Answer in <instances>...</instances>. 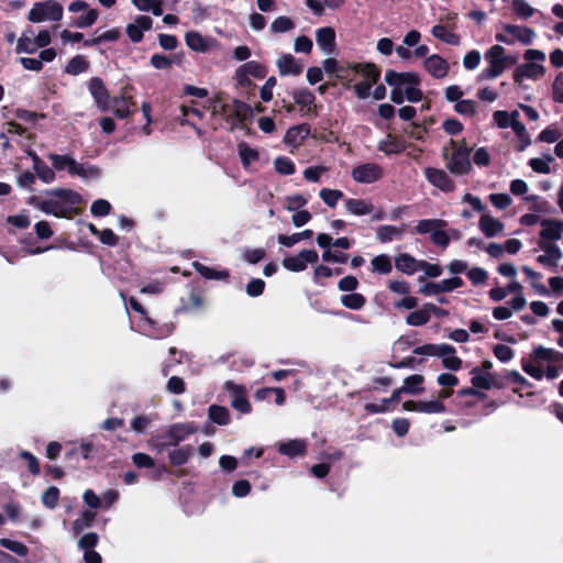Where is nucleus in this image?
Here are the masks:
<instances>
[{
	"label": "nucleus",
	"mask_w": 563,
	"mask_h": 563,
	"mask_svg": "<svg viewBox=\"0 0 563 563\" xmlns=\"http://www.w3.org/2000/svg\"><path fill=\"white\" fill-rule=\"evenodd\" d=\"M48 158L57 170L67 169L69 174H71V170L76 163V161L68 155L51 154Z\"/></svg>",
	"instance_id": "nucleus-46"
},
{
	"label": "nucleus",
	"mask_w": 563,
	"mask_h": 563,
	"mask_svg": "<svg viewBox=\"0 0 563 563\" xmlns=\"http://www.w3.org/2000/svg\"><path fill=\"white\" fill-rule=\"evenodd\" d=\"M372 272L387 275L393 269V262L389 255L379 254L372 258L371 261Z\"/></svg>",
	"instance_id": "nucleus-35"
},
{
	"label": "nucleus",
	"mask_w": 563,
	"mask_h": 563,
	"mask_svg": "<svg viewBox=\"0 0 563 563\" xmlns=\"http://www.w3.org/2000/svg\"><path fill=\"white\" fill-rule=\"evenodd\" d=\"M402 409L405 411L424 415H441L446 410L444 402L435 398V396L423 400H407L402 404Z\"/></svg>",
	"instance_id": "nucleus-9"
},
{
	"label": "nucleus",
	"mask_w": 563,
	"mask_h": 563,
	"mask_svg": "<svg viewBox=\"0 0 563 563\" xmlns=\"http://www.w3.org/2000/svg\"><path fill=\"white\" fill-rule=\"evenodd\" d=\"M309 129L305 125L290 128L285 135V142L292 145H298L307 135Z\"/></svg>",
	"instance_id": "nucleus-45"
},
{
	"label": "nucleus",
	"mask_w": 563,
	"mask_h": 563,
	"mask_svg": "<svg viewBox=\"0 0 563 563\" xmlns=\"http://www.w3.org/2000/svg\"><path fill=\"white\" fill-rule=\"evenodd\" d=\"M239 156L244 167L250 166L252 163L258 159V153L256 150L250 147L246 143H240L238 145Z\"/></svg>",
	"instance_id": "nucleus-47"
},
{
	"label": "nucleus",
	"mask_w": 563,
	"mask_h": 563,
	"mask_svg": "<svg viewBox=\"0 0 563 563\" xmlns=\"http://www.w3.org/2000/svg\"><path fill=\"white\" fill-rule=\"evenodd\" d=\"M321 200L330 208H334L343 198V192L338 189L322 188L319 191Z\"/></svg>",
	"instance_id": "nucleus-48"
},
{
	"label": "nucleus",
	"mask_w": 563,
	"mask_h": 563,
	"mask_svg": "<svg viewBox=\"0 0 563 563\" xmlns=\"http://www.w3.org/2000/svg\"><path fill=\"white\" fill-rule=\"evenodd\" d=\"M454 110L462 115L473 117L476 113V103L473 100L463 99L455 103Z\"/></svg>",
	"instance_id": "nucleus-59"
},
{
	"label": "nucleus",
	"mask_w": 563,
	"mask_h": 563,
	"mask_svg": "<svg viewBox=\"0 0 563 563\" xmlns=\"http://www.w3.org/2000/svg\"><path fill=\"white\" fill-rule=\"evenodd\" d=\"M522 272L527 275V277L531 280V286L539 291L541 295H547V288L541 285L539 282L542 278V275L538 272H534L529 266H523Z\"/></svg>",
	"instance_id": "nucleus-56"
},
{
	"label": "nucleus",
	"mask_w": 563,
	"mask_h": 563,
	"mask_svg": "<svg viewBox=\"0 0 563 563\" xmlns=\"http://www.w3.org/2000/svg\"><path fill=\"white\" fill-rule=\"evenodd\" d=\"M383 176V169L375 163H365L352 169V177L356 183L371 184Z\"/></svg>",
	"instance_id": "nucleus-11"
},
{
	"label": "nucleus",
	"mask_w": 563,
	"mask_h": 563,
	"mask_svg": "<svg viewBox=\"0 0 563 563\" xmlns=\"http://www.w3.org/2000/svg\"><path fill=\"white\" fill-rule=\"evenodd\" d=\"M307 202L308 201L303 196L296 194L285 198L284 207L286 210L295 212L305 207Z\"/></svg>",
	"instance_id": "nucleus-53"
},
{
	"label": "nucleus",
	"mask_w": 563,
	"mask_h": 563,
	"mask_svg": "<svg viewBox=\"0 0 563 563\" xmlns=\"http://www.w3.org/2000/svg\"><path fill=\"white\" fill-rule=\"evenodd\" d=\"M438 307L432 303H427L420 309L410 312L406 317V323L411 327H421L429 322L432 312H437Z\"/></svg>",
	"instance_id": "nucleus-21"
},
{
	"label": "nucleus",
	"mask_w": 563,
	"mask_h": 563,
	"mask_svg": "<svg viewBox=\"0 0 563 563\" xmlns=\"http://www.w3.org/2000/svg\"><path fill=\"white\" fill-rule=\"evenodd\" d=\"M446 222L441 219H424L417 222L415 232L418 234H433L439 228H445Z\"/></svg>",
	"instance_id": "nucleus-34"
},
{
	"label": "nucleus",
	"mask_w": 563,
	"mask_h": 563,
	"mask_svg": "<svg viewBox=\"0 0 563 563\" xmlns=\"http://www.w3.org/2000/svg\"><path fill=\"white\" fill-rule=\"evenodd\" d=\"M522 369L530 375L531 377L540 380L544 377L543 365L532 362H525L522 364Z\"/></svg>",
	"instance_id": "nucleus-61"
},
{
	"label": "nucleus",
	"mask_w": 563,
	"mask_h": 563,
	"mask_svg": "<svg viewBox=\"0 0 563 563\" xmlns=\"http://www.w3.org/2000/svg\"><path fill=\"white\" fill-rule=\"evenodd\" d=\"M316 42L320 51L330 55L335 49V32L331 26H323L316 31Z\"/></svg>",
	"instance_id": "nucleus-17"
},
{
	"label": "nucleus",
	"mask_w": 563,
	"mask_h": 563,
	"mask_svg": "<svg viewBox=\"0 0 563 563\" xmlns=\"http://www.w3.org/2000/svg\"><path fill=\"white\" fill-rule=\"evenodd\" d=\"M71 175L79 176L84 179H97L100 177L101 172L97 166L76 162Z\"/></svg>",
	"instance_id": "nucleus-36"
},
{
	"label": "nucleus",
	"mask_w": 563,
	"mask_h": 563,
	"mask_svg": "<svg viewBox=\"0 0 563 563\" xmlns=\"http://www.w3.org/2000/svg\"><path fill=\"white\" fill-rule=\"evenodd\" d=\"M111 210V205L108 200L98 199L92 202L90 211L96 217H103L109 214Z\"/></svg>",
	"instance_id": "nucleus-64"
},
{
	"label": "nucleus",
	"mask_w": 563,
	"mask_h": 563,
	"mask_svg": "<svg viewBox=\"0 0 563 563\" xmlns=\"http://www.w3.org/2000/svg\"><path fill=\"white\" fill-rule=\"evenodd\" d=\"M511 3L515 13L523 20L529 19L534 13V9L526 0H512Z\"/></svg>",
	"instance_id": "nucleus-50"
},
{
	"label": "nucleus",
	"mask_w": 563,
	"mask_h": 563,
	"mask_svg": "<svg viewBox=\"0 0 563 563\" xmlns=\"http://www.w3.org/2000/svg\"><path fill=\"white\" fill-rule=\"evenodd\" d=\"M89 68V62L85 56L76 55L66 65L65 71L71 76H77L86 73Z\"/></svg>",
	"instance_id": "nucleus-37"
},
{
	"label": "nucleus",
	"mask_w": 563,
	"mask_h": 563,
	"mask_svg": "<svg viewBox=\"0 0 563 563\" xmlns=\"http://www.w3.org/2000/svg\"><path fill=\"white\" fill-rule=\"evenodd\" d=\"M59 498V490L55 486L48 487L41 497V500L48 509H54L57 506Z\"/></svg>",
	"instance_id": "nucleus-52"
},
{
	"label": "nucleus",
	"mask_w": 563,
	"mask_h": 563,
	"mask_svg": "<svg viewBox=\"0 0 563 563\" xmlns=\"http://www.w3.org/2000/svg\"><path fill=\"white\" fill-rule=\"evenodd\" d=\"M423 67L432 77L438 79L446 77L450 70L449 63L437 54L427 57Z\"/></svg>",
	"instance_id": "nucleus-15"
},
{
	"label": "nucleus",
	"mask_w": 563,
	"mask_h": 563,
	"mask_svg": "<svg viewBox=\"0 0 563 563\" xmlns=\"http://www.w3.org/2000/svg\"><path fill=\"white\" fill-rule=\"evenodd\" d=\"M98 16L99 13L97 10L87 9V12L77 19L76 26L81 29L89 27L97 21Z\"/></svg>",
	"instance_id": "nucleus-60"
},
{
	"label": "nucleus",
	"mask_w": 563,
	"mask_h": 563,
	"mask_svg": "<svg viewBox=\"0 0 563 563\" xmlns=\"http://www.w3.org/2000/svg\"><path fill=\"white\" fill-rule=\"evenodd\" d=\"M191 453L192 450L189 445L177 448L169 452V461L175 466L184 465L189 460Z\"/></svg>",
	"instance_id": "nucleus-44"
},
{
	"label": "nucleus",
	"mask_w": 563,
	"mask_h": 563,
	"mask_svg": "<svg viewBox=\"0 0 563 563\" xmlns=\"http://www.w3.org/2000/svg\"><path fill=\"white\" fill-rule=\"evenodd\" d=\"M208 416L211 421L220 426H225L230 421V413L225 407L212 405L209 407Z\"/></svg>",
	"instance_id": "nucleus-43"
},
{
	"label": "nucleus",
	"mask_w": 563,
	"mask_h": 563,
	"mask_svg": "<svg viewBox=\"0 0 563 563\" xmlns=\"http://www.w3.org/2000/svg\"><path fill=\"white\" fill-rule=\"evenodd\" d=\"M34 168L37 176L46 184L52 183L55 179V174L52 168L42 163V161L33 155Z\"/></svg>",
	"instance_id": "nucleus-49"
},
{
	"label": "nucleus",
	"mask_w": 563,
	"mask_h": 563,
	"mask_svg": "<svg viewBox=\"0 0 563 563\" xmlns=\"http://www.w3.org/2000/svg\"><path fill=\"white\" fill-rule=\"evenodd\" d=\"M279 74L283 76H298L302 71V66L290 54H284L277 59Z\"/></svg>",
	"instance_id": "nucleus-24"
},
{
	"label": "nucleus",
	"mask_w": 563,
	"mask_h": 563,
	"mask_svg": "<svg viewBox=\"0 0 563 563\" xmlns=\"http://www.w3.org/2000/svg\"><path fill=\"white\" fill-rule=\"evenodd\" d=\"M493 118L499 128L505 129L511 126L514 122V111L511 113L501 110L495 111Z\"/></svg>",
	"instance_id": "nucleus-63"
},
{
	"label": "nucleus",
	"mask_w": 563,
	"mask_h": 563,
	"mask_svg": "<svg viewBox=\"0 0 563 563\" xmlns=\"http://www.w3.org/2000/svg\"><path fill=\"white\" fill-rule=\"evenodd\" d=\"M405 148V143L391 134L386 135V137L378 143V150L387 155L401 153Z\"/></svg>",
	"instance_id": "nucleus-29"
},
{
	"label": "nucleus",
	"mask_w": 563,
	"mask_h": 563,
	"mask_svg": "<svg viewBox=\"0 0 563 563\" xmlns=\"http://www.w3.org/2000/svg\"><path fill=\"white\" fill-rule=\"evenodd\" d=\"M553 161L552 156L545 158H531L529 162L530 167L539 174H549L551 172L550 163Z\"/></svg>",
	"instance_id": "nucleus-55"
},
{
	"label": "nucleus",
	"mask_w": 563,
	"mask_h": 563,
	"mask_svg": "<svg viewBox=\"0 0 563 563\" xmlns=\"http://www.w3.org/2000/svg\"><path fill=\"white\" fill-rule=\"evenodd\" d=\"M278 451L289 457L302 455L306 452V442L295 439L278 445Z\"/></svg>",
	"instance_id": "nucleus-33"
},
{
	"label": "nucleus",
	"mask_w": 563,
	"mask_h": 563,
	"mask_svg": "<svg viewBox=\"0 0 563 563\" xmlns=\"http://www.w3.org/2000/svg\"><path fill=\"white\" fill-rule=\"evenodd\" d=\"M192 266L201 276H203L205 278H208V279L221 280V279H227L229 277V272L225 269L217 271V269L208 267L199 262H194Z\"/></svg>",
	"instance_id": "nucleus-39"
},
{
	"label": "nucleus",
	"mask_w": 563,
	"mask_h": 563,
	"mask_svg": "<svg viewBox=\"0 0 563 563\" xmlns=\"http://www.w3.org/2000/svg\"><path fill=\"white\" fill-rule=\"evenodd\" d=\"M0 544L20 556H25L29 552L26 545L15 540L3 538L0 539Z\"/></svg>",
	"instance_id": "nucleus-58"
},
{
	"label": "nucleus",
	"mask_w": 563,
	"mask_h": 563,
	"mask_svg": "<svg viewBox=\"0 0 563 563\" xmlns=\"http://www.w3.org/2000/svg\"><path fill=\"white\" fill-rule=\"evenodd\" d=\"M295 27L294 21L288 16H278L271 24L273 33H285Z\"/></svg>",
	"instance_id": "nucleus-51"
},
{
	"label": "nucleus",
	"mask_w": 563,
	"mask_h": 563,
	"mask_svg": "<svg viewBox=\"0 0 563 563\" xmlns=\"http://www.w3.org/2000/svg\"><path fill=\"white\" fill-rule=\"evenodd\" d=\"M525 63L519 65L512 74L515 82L521 85L526 79L538 80L543 77L545 68L543 63L545 54L540 49H527L523 54Z\"/></svg>",
	"instance_id": "nucleus-2"
},
{
	"label": "nucleus",
	"mask_w": 563,
	"mask_h": 563,
	"mask_svg": "<svg viewBox=\"0 0 563 563\" xmlns=\"http://www.w3.org/2000/svg\"><path fill=\"white\" fill-rule=\"evenodd\" d=\"M402 229L397 228L395 225H382L377 229L376 238L383 242H390L395 239H400L402 236Z\"/></svg>",
	"instance_id": "nucleus-40"
},
{
	"label": "nucleus",
	"mask_w": 563,
	"mask_h": 563,
	"mask_svg": "<svg viewBox=\"0 0 563 563\" xmlns=\"http://www.w3.org/2000/svg\"><path fill=\"white\" fill-rule=\"evenodd\" d=\"M542 230L540 235L544 240H560L563 234V221L556 219L541 220Z\"/></svg>",
	"instance_id": "nucleus-23"
},
{
	"label": "nucleus",
	"mask_w": 563,
	"mask_h": 563,
	"mask_svg": "<svg viewBox=\"0 0 563 563\" xmlns=\"http://www.w3.org/2000/svg\"><path fill=\"white\" fill-rule=\"evenodd\" d=\"M354 76L351 78L355 81L353 89L357 98L366 99L371 95V89L379 78V70L373 64H354L351 67Z\"/></svg>",
	"instance_id": "nucleus-4"
},
{
	"label": "nucleus",
	"mask_w": 563,
	"mask_h": 563,
	"mask_svg": "<svg viewBox=\"0 0 563 563\" xmlns=\"http://www.w3.org/2000/svg\"><path fill=\"white\" fill-rule=\"evenodd\" d=\"M62 18L63 7L55 0L34 3L27 14V20L33 23L59 21Z\"/></svg>",
	"instance_id": "nucleus-8"
},
{
	"label": "nucleus",
	"mask_w": 563,
	"mask_h": 563,
	"mask_svg": "<svg viewBox=\"0 0 563 563\" xmlns=\"http://www.w3.org/2000/svg\"><path fill=\"white\" fill-rule=\"evenodd\" d=\"M504 31L509 34L514 40H518L522 44H530L532 43L533 38L536 37V33L526 26H519V25H512V24H506L504 25Z\"/></svg>",
	"instance_id": "nucleus-27"
},
{
	"label": "nucleus",
	"mask_w": 563,
	"mask_h": 563,
	"mask_svg": "<svg viewBox=\"0 0 563 563\" xmlns=\"http://www.w3.org/2000/svg\"><path fill=\"white\" fill-rule=\"evenodd\" d=\"M515 133L518 135L521 145L519 146V151H523L530 143V139L527 132L526 126L519 121V112L514 111V122L510 126Z\"/></svg>",
	"instance_id": "nucleus-42"
},
{
	"label": "nucleus",
	"mask_w": 563,
	"mask_h": 563,
	"mask_svg": "<svg viewBox=\"0 0 563 563\" xmlns=\"http://www.w3.org/2000/svg\"><path fill=\"white\" fill-rule=\"evenodd\" d=\"M540 247L544 253L537 257L538 263L545 267H555L563 256L561 249L543 241L540 242Z\"/></svg>",
	"instance_id": "nucleus-18"
},
{
	"label": "nucleus",
	"mask_w": 563,
	"mask_h": 563,
	"mask_svg": "<svg viewBox=\"0 0 563 563\" xmlns=\"http://www.w3.org/2000/svg\"><path fill=\"white\" fill-rule=\"evenodd\" d=\"M532 358L536 363L543 366L547 364H561L563 368V353L553 349L538 346L533 350Z\"/></svg>",
	"instance_id": "nucleus-16"
},
{
	"label": "nucleus",
	"mask_w": 563,
	"mask_h": 563,
	"mask_svg": "<svg viewBox=\"0 0 563 563\" xmlns=\"http://www.w3.org/2000/svg\"><path fill=\"white\" fill-rule=\"evenodd\" d=\"M485 60L488 66L481 73L478 80L495 79L514 64V59L506 55L505 48L500 45H493L485 53Z\"/></svg>",
	"instance_id": "nucleus-6"
},
{
	"label": "nucleus",
	"mask_w": 563,
	"mask_h": 563,
	"mask_svg": "<svg viewBox=\"0 0 563 563\" xmlns=\"http://www.w3.org/2000/svg\"><path fill=\"white\" fill-rule=\"evenodd\" d=\"M385 81L388 86H400L406 100L410 102H418L422 99V92L419 89L420 78L416 73L388 70L385 75Z\"/></svg>",
	"instance_id": "nucleus-5"
},
{
	"label": "nucleus",
	"mask_w": 563,
	"mask_h": 563,
	"mask_svg": "<svg viewBox=\"0 0 563 563\" xmlns=\"http://www.w3.org/2000/svg\"><path fill=\"white\" fill-rule=\"evenodd\" d=\"M319 255L314 250H302L296 255H288L283 260V266L289 272H302L308 264H316Z\"/></svg>",
	"instance_id": "nucleus-10"
},
{
	"label": "nucleus",
	"mask_w": 563,
	"mask_h": 563,
	"mask_svg": "<svg viewBox=\"0 0 563 563\" xmlns=\"http://www.w3.org/2000/svg\"><path fill=\"white\" fill-rule=\"evenodd\" d=\"M340 301L343 307L351 310H361L366 303L365 297L358 292L343 295Z\"/></svg>",
	"instance_id": "nucleus-41"
},
{
	"label": "nucleus",
	"mask_w": 563,
	"mask_h": 563,
	"mask_svg": "<svg viewBox=\"0 0 563 563\" xmlns=\"http://www.w3.org/2000/svg\"><path fill=\"white\" fill-rule=\"evenodd\" d=\"M424 176L432 186L444 192H451L455 188L453 180L443 169L427 167L424 169Z\"/></svg>",
	"instance_id": "nucleus-13"
},
{
	"label": "nucleus",
	"mask_w": 563,
	"mask_h": 563,
	"mask_svg": "<svg viewBox=\"0 0 563 563\" xmlns=\"http://www.w3.org/2000/svg\"><path fill=\"white\" fill-rule=\"evenodd\" d=\"M401 390L407 395H420L424 391V376L421 374H413L406 377L401 385Z\"/></svg>",
	"instance_id": "nucleus-28"
},
{
	"label": "nucleus",
	"mask_w": 563,
	"mask_h": 563,
	"mask_svg": "<svg viewBox=\"0 0 563 563\" xmlns=\"http://www.w3.org/2000/svg\"><path fill=\"white\" fill-rule=\"evenodd\" d=\"M34 32L31 29H26L21 36L18 40L16 43V53H25V54H32L36 52L37 45L35 43V37H33Z\"/></svg>",
	"instance_id": "nucleus-30"
},
{
	"label": "nucleus",
	"mask_w": 563,
	"mask_h": 563,
	"mask_svg": "<svg viewBox=\"0 0 563 563\" xmlns=\"http://www.w3.org/2000/svg\"><path fill=\"white\" fill-rule=\"evenodd\" d=\"M274 167L277 173L282 175H292L295 173V165L288 157L280 156L274 159Z\"/></svg>",
	"instance_id": "nucleus-54"
},
{
	"label": "nucleus",
	"mask_w": 563,
	"mask_h": 563,
	"mask_svg": "<svg viewBox=\"0 0 563 563\" xmlns=\"http://www.w3.org/2000/svg\"><path fill=\"white\" fill-rule=\"evenodd\" d=\"M420 266L421 261L408 253H400L395 257L396 269L406 275H413L416 272L420 271Z\"/></svg>",
	"instance_id": "nucleus-22"
},
{
	"label": "nucleus",
	"mask_w": 563,
	"mask_h": 563,
	"mask_svg": "<svg viewBox=\"0 0 563 563\" xmlns=\"http://www.w3.org/2000/svg\"><path fill=\"white\" fill-rule=\"evenodd\" d=\"M344 207L349 213L357 217L366 216L374 211V206L365 199H345Z\"/></svg>",
	"instance_id": "nucleus-26"
},
{
	"label": "nucleus",
	"mask_w": 563,
	"mask_h": 563,
	"mask_svg": "<svg viewBox=\"0 0 563 563\" xmlns=\"http://www.w3.org/2000/svg\"><path fill=\"white\" fill-rule=\"evenodd\" d=\"M265 75L264 67L257 62H247L236 69V78L240 84H244L249 76L262 78Z\"/></svg>",
	"instance_id": "nucleus-25"
},
{
	"label": "nucleus",
	"mask_w": 563,
	"mask_h": 563,
	"mask_svg": "<svg viewBox=\"0 0 563 563\" xmlns=\"http://www.w3.org/2000/svg\"><path fill=\"white\" fill-rule=\"evenodd\" d=\"M294 100L302 107H310L314 102V96L307 89H300L294 93Z\"/></svg>",
	"instance_id": "nucleus-62"
},
{
	"label": "nucleus",
	"mask_w": 563,
	"mask_h": 563,
	"mask_svg": "<svg viewBox=\"0 0 563 563\" xmlns=\"http://www.w3.org/2000/svg\"><path fill=\"white\" fill-rule=\"evenodd\" d=\"M196 431L197 427L192 423H174L165 430L163 442H155L152 440L151 445L161 452L165 446H176Z\"/></svg>",
	"instance_id": "nucleus-7"
},
{
	"label": "nucleus",
	"mask_w": 563,
	"mask_h": 563,
	"mask_svg": "<svg viewBox=\"0 0 563 563\" xmlns=\"http://www.w3.org/2000/svg\"><path fill=\"white\" fill-rule=\"evenodd\" d=\"M35 207L46 214L56 218H69L74 206L81 202V197L70 189H54L46 194L43 199L35 200Z\"/></svg>",
	"instance_id": "nucleus-1"
},
{
	"label": "nucleus",
	"mask_w": 563,
	"mask_h": 563,
	"mask_svg": "<svg viewBox=\"0 0 563 563\" xmlns=\"http://www.w3.org/2000/svg\"><path fill=\"white\" fill-rule=\"evenodd\" d=\"M156 415L153 416H136L131 421V428L137 432H144L152 421L156 420Z\"/></svg>",
	"instance_id": "nucleus-57"
},
{
	"label": "nucleus",
	"mask_w": 563,
	"mask_h": 563,
	"mask_svg": "<svg viewBox=\"0 0 563 563\" xmlns=\"http://www.w3.org/2000/svg\"><path fill=\"white\" fill-rule=\"evenodd\" d=\"M153 25V20L147 15H137L133 22L129 23L125 27L129 38L133 43H139L143 38V33L150 31Z\"/></svg>",
	"instance_id": "nucleus-14"
},
{
	"label": "nucleus",
	"mask_w": 563,
	"mask_h": 563,
	"mask_svg": "<svg viewBox=\"0 0 563 563\" xmlns=\"http://www.w3.org/2000/svg\"><path fill=\"white\" fill-rule=\"evenodd\" d=\"M452 152L449 153L448 148L443 151V157L446 162V168L456 176L466 175L472 169V163L470 159L471 150L467 147L466 142L451 141Z\"/></svg>",
	"instance_id": "nucleus-3"
},
{
	"label": "nucleus",
	"mask_w": 563,
	"mask_h": 563,
	"mask_svg": "<svg viewBox=\"0 0 563 563\" xmlns=\"http://www.w3.org/2000/svg\"><path fill=\"white\" fill-rule=\"evenodd\" d=\"M224 389L231 397V406L241 413H249L251 411V404L245 396L243 386L236 385L231 380L225 382Z\"/></svg>",
	"instance_id": "nucleus-12"
},
{
	"label": "nucleus",
	"mask_w": 563,
	"mask_h": 563,
	"mask_svg": "<svg viewBox=\"0 0 563 563\" xmlns=\"http://www.w3.org/2000/svg\"><path fill=\"white\" fill-rule=\"evenodd\" d=\"M479 231L487 238H495L504 232V224L488 213H484L478 221Z\"/></svg>",
	"instance_id": "nucleus-20"
},
{
	"label": "nucleus",
	"mask_w": 563,
	"mask_h": 563,
	"mask_svg": "<svg viewBox=\"0 0 563 563\" xmlns=\"http://www.w3.org/2000/svg\"><path fill=\"white\" fill-rule=\"evenodd\" d=\"M471 374L472 384L477 388L489 389L495 385V376L490 372H482L475 367Z\"/></svg>",
	"instance_id": "nucleus-31"
},
{
	"label": "nucleus",
	"mask_w": 563,
	"mask_h": 563,
	"mask_svg": "<svg viewBox=\"0 0 563 563\" xmlns=\"http://www.w3.org/2000/svg\"><path fill=\"white\" fill-rule=\"evenodd\" d=\"M185 41L187 46L195 52H207L209 49V41L199 32L190 31L186 33Z\"/></svg>",
	"instance_id": "nucleus-32"
},
{
	"label": "nucleus",
	"mask_w": 563,
	"mask_h": 563,
	"mask_svg": "<svg viewBox=\"0 0 563 563\" xmlns=\"http://www.w3.org/2000/svg\"><path fill=\"white\" fill-rule=\"evenodd\" d=\"M431 33L434 37L439 38L451 45H459L460 37L452 31H450L446 26L442 24H437L432 27Z\"/></svg>",
	"instance_id": "nucleus-38"
},
{
	"label": "nucleus",
	"mask_w": 563,
	"mask_h": 563,
	"mask_svg": "<svg viewBox=\"0 0 563 563\" xmlns=\"http://www.w3.org/2000/svg\"><path fill=\"white\" fill-rule=\"evenodd\" d=\"M89 91L95 99L97 107L101 111H106L109 109V95L102 82V80L98 77H93L90 79L88 85Z\"/></svg>",
	"instance_id": "nucleus-19"
}]
</instances>
